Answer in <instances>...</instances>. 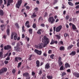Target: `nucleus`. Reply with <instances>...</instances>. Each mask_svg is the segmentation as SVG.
Segmentation results:
<instances>
[{
    "label": "nucleus",
    "instance_id": "nucleus-56",
    "mask_svg": "<svg viewBox=\"0 0 79 79\" xmlns=\"http://www.w3.org/2000/svg\"><path fill=\"white\" fill-rule=\"evenodd\" d=\"M8 55V53H6V54H5V55H4V58H5V57H6V56H7V55Z\"/></svg>",
    "mask_w": 79,
    "mask_h": 79
},
{
    "label": "nucleus",
    "instance_id": "nucleus-27",
    "mask_svg": "<svg viewBox=\"0 0 79 79\" xmlns=\"http://www.w3.org/2000/svg\"><path fill=\"white\" fill-rule=\"evenodd\" d=\"M2 52H0V58H3V55H2Z\"/></svg>",
    "mask_w": 79,
    "mask_h": 79
},
{
    "label": "nucleus",
    "instance_id": "nucleus-58",
    "mask_svg": "<svg viewBox=\"0 0 79 79\" xmlns=\"http://www.w3.org/2000/svg\"><path fill=\"white\" fill-rule=\"evenodd\" d=\"M75 8H76V9H78V8H79V5L76 6Z\"/></svg>",
    "mask_w": 79,
    "mask_h": 79
},
{
    "label": "nucleus",
    "instance_id": "nucleus-38",
    "mask_svg": "<svg viewBox=\"0 0 79 79\" xmlns=\"http://www.w3.org/2000/svg\"><path fill=\"white\" fill-rule=\"evenodd\" d=\"M63 69H64L63 68V66L62 65L60 67V71H61L62 70H63Z\"/></svg>",
    "mask_w": 79,
    "mask_h": 79
},
{
    "label": "nucleus",
    "instance_id": "nucleus-29",
    "mask_svg": "<svg viewBox=\"0 0 79 79\" xmlns=\"http://www.w3.org/2000/svg\"><path fill=\"white\" fill-rule=\"evenodd\" d=\"M18 57H16L15 58V62H18Z\"/></svg>",
    "mask_w": 79,
    "mask_h": 79
},
{
    "label": "nucleus",
    "instance_id": "nucleus-6",
    "mask_svg": "<svg viewBox=\"0 0 79 79\" xmlns=\"http://www.w3.org/2000/svg\"><path fill=\"white\" fill-rule=\"evenodd\" d=\"M15 50H16L17 52H20L21 51V48L19 47V46L17 44L16 46L14 47Z\"/></svg>",
    "mask_w": 79,
    "mask_h": 79
},
{
    "label": "nucleus",
    "instance_id": "nucleus-23",
    "mask_svg": "<svg viewBox=\"0 0 79 79\" xmlns=\"http://www.w3.org/2000/svg\"><path fill=\"white\" fill-rule=\"evenodd\" d=\"M68 3L69 5H70V6H73L74 5L71 2H68Z\"/></svg>",
    "mask_w": 79,
    "mask_h": 79
},
{
    "label": "nucleus",
    "instance_id": "nucleus-32",
    "mask_svg": "<svg viewBox=\"0 0 79 79\" xmlns=\"http://www.w3.org/2000/svg\"><path fill=\"white\" fill-rule=\"evenodd\" d=\"M64 35L65 37H66L67 36H69V35H68L67 33H65L64 34Z\"/></svg>",
    "mask_w": 79,
    "mask_h": 79
},
{
    "label": "nucleus",
    "instance_id": "nucleus-11",
    "mask_svg": "<svg viewBox=\"0 0 79 79\" xmlns=\"http://www.w3.org/2000/svg\"><path fill=\"white\" fill-rule=\"evenodd\" d=\"M34 52L36 53L38 55H40L42 54V51H39L36 49H35L34 50Z\"/></svg>",
    "mask_w": 79,
    "mask_h": 79
},
{
    "label": "nucleus",
    "instance_id": "nucleus-5",
    "mask_svg": "<svg viewBox=\"0 0 79 79\" xmlns=\"http://www.w3.org/2000/svg\"><path fill=\"white\" fill-rule=\"evenodd\" d=\"M23 77H26L27 79H30L31 78V77H30L29 74V73L27 72H26L23 73Z\"/></svg>",
    "mask_w": 79,
    "mask_h": 79
},
{
    "label": "nucleus",
    "instance_id": "nucleus-33",
    "mask_svg": "<svg viewBox=\"0 0 79 79\" xmlns=\"http://www.w3.org/2000/svg\"><path fill=\"white\" fill-rule=\"evenodd\" d=\"M60 50H64V47L63 46H61L60 47Z\"/></svg>",
    "mask_w": 79,
    "mask_h": 79
},
{
    "label": "nucleus",
    "instance_id": "nucleus-16",
    "mask_svg": "<svg viewBox=\"0 0 79 79\" xmlns=\"http://www.w3.org/2000/svg\"><path fill=\"white\" fill-rule=\"evenodd\" d=\"M65 66L66 68H70V65H69V64L68 63H66L65 64Z\"/></svg>",
    "mask_w": 79,
    "mask_h": 79
},
{
    "label": "nucleus",
    "instance_id": "nucleus-18",
    "mask_svg": "<svg viewBox=\"0 0 79 79\" xmlns=\"http://www.w3.org/2000/svg\"><path fill=\"white\" fill-rule=\"evenodd\" d=\"M32 54L29 56V58L28 59L29 61L32 60Z\"/></svg>",
    "mask_w": 79,
    "mask_h": 79
},
{
    "label": "nucleus",
    "instance_id": "nucleus-40",
    "mask_svg": "<svg viewBox=\"0 0 79 79\" xmlns=\"http://www.w3.org/2000/svg\"><path fill=\"white\" fill-rule=\"evenodd\" d=\"M77 21V19H76V18L73 19V22H75V21Z\"/></svg>",
    "mask_w": 79,
    "mask_h": 79
},
{
    "label": "nucleus",
    "instance_id": "nucleus-60",
    "mask_svg": "<svg viewBox=\"0 0 79 79\" xmlns=\"http://www.w3.org/2000/svg\"><path fill=\"white\" fill-rule=\"evenodd\" d=\"M18 59L19 61H21V60H22V58L21 57H19L18 58Z\"/></svg>",
    "mask_w": 79,
    "mask_h": 79
},
{
    "label": "nucleus",
    "instance_id": "nucleus-30",
    "mask_svg": "<svg viewBox=\"0 0 79 79\" xmlns=\"http://www.w3.org/2000/svg\"><path fill=\"white\" fill-rule=\"evenodd\" d=\"M29 31L30 34H32V29H30L29 30Z\"/></svg>",
    "mask_w": 79,
    "mask_h": 79
},
{
    "label": "nucleus",
    "instance_id": "nucleus-55",
    "mask_svg": "<svg viewBox=\"0 0 79 79\" xmlns=\"http://www.w3.org/2000/svg\"><path fill=\"white\" fill-rule=\"evenodd\" d=\"M4 63H5L6 64H8V61H7L6 60L4 61Z\"/></svg>",
    "mask_w": 79,
    "mask_h": 79
},
{
    "label": "nucleus",
    "instance_id": "nucleus-9",
    "mask_svg": "<svg viewBox=\"0 0 79 79\" xmlns=\"http://www.w3.org/2000/svg\"><path fill=\"white\" fill-rule=\"evenodd\" d=\"M13 0H7V6L8 7V6H10V4L13 3Z\"/></svg>",
    "mask_w": 79,
    "mask_h": 79
},
{
    "label": "nucleus",
    "instance_id": "nucleus-20",
    "mask_svg": "<svg viewBox=\"0 0 79 79\" xmlns=\"http://www.w3.org/2000/svg\"><path fill=\"white\" fill-rule=\"evenodd\" d=\"M0 14L1 16H3V10H0Z\"/></svg>",
    "mask_w": 79,
    "mask_h": 79
},
{
    "label": "nucleus",
    "instance_id": "nucleus-44",
    "mask_svg": "<svg viewBox=\"0 0 79 79\" xmlns=\"http://www.w3.org/2000/svg\"><path fill=\"white\" fill-rule=\"evenodd\" d=\"M22 30H23V32H25V30H24V26H23L22 27Z\"/></svg>",
    "mask_w": 79,
    "mask_h": 79
},
{
    "label": "nucleus",
    "instance_id": "nucleus-36",
    "mask_svg": "<svg viewBox=\"0 0 79 79\" xmlns=\"http://www.w3.org/2000/svg\"><path fill=\"white\" fill-rule=\"evenodd\" d=\"M41 20V21H42L43 20V19L42 18V17H40L39 19V21L40 22V20Z\"/></svg>",
    "mask_w": 79,
    "mask_h": 79
},
{
    "label": "nucleus",
    "instance_id": "nucleus-50",
    "mask_svg": "<svg viewBox=\"0 0 79 79\" xmlns=\"http://www.w3.org/2000/svg\"><path fill=\"white\" fill-rule=\"evenodd\" d=\"M61 58L60 57L59 58V62H61Z\"/></svg>",
    "mask_w": 79,
    "mask_h": 79
},
{
    "label": "nucleus",
    "instance_id": "nucleus-2",
    "mask_svg": "<svg viewBox=\"0 0 79 79\" xmlns=\"http://www.w3.org/2000/svg\"><path fill=\"white\" fill-rule=\"evenodd\" d=\"M13 37L14 40H17V39H18V34L15 32L12 33L11 36V39H13Z\"/></svg>",
    "mask_w": 79,
    "mask_h": 79
},
{
    "label": "nucleus",
    "instance_id": "nucleus-10",
    "mask_svg": "<svg viewBox=\"0 0 79 79\" xmlns=\"http://www.w3.org/2000/svg\"><path fill=\"white\" fill-rule=\"evenodd\" d=\"M47 45V44H45V43H41L40 44V45L39 46V47L40 48H42L43 47H45Z\"/></svg>",
    "mask_w": 79,
    "mask_h": 79
},
{
    "label": "nucleus",
    "instance_id": "nucleus-64",
    "mask_svg": "<svg viewBox=\"0 0 79 79\" xmlns=\"http://www.w3.org/2000/svg\"><path fill=\"white\" fill-rule=\"evenodd\" d=\"M78 4H79V2H77L75 3V5H78Z\"/></svg>",
    "mask_w": 79,
    "mask_h": 79
},
{
    "label": "nucleus",
    "instance_id": "nucleus-25",
    "mask_svg": "<svg viewBox=\"0 0 79 79\" xmlns=\"http://www.w3.org/2000/svg\"><path fill=\"white\" fill-rule=\"evenodd\" d=\"M55 56V55L52 54L50 55V57L51 59H54V57Z\"/></svg>",
    "mask_w": 79,
    "mask_h": 79
},
{
    "label": "nucleus",
    "instance_id": "nucleus-7",
    "mask_svg": "<svg viewBox=\"0 0 79 79\" xmlns=\"http://www.w3.org/2000/svg\"><path fill=\"white\" fill-rule=\"evenodd\" d=\"M21 3H22V0H19L18 3L16 4V7L18 8H19V6H20Z\"/></svg>",
    "mask_w": 79,
    "mask_h": 79
},
{
    "label": "nucleus",
    "instance_id": "nucleus-28",
    "mask_svg": "<svg viewBox=\"0 0 79 79\" xmlns=\"http://www.w3.org/2000/svg\"><path fill=\"white\" fill-rule=\"evenodd\" d=\"M42 69H40L39 71V75H41L42 74Z\"/></svg>",
    "mask_w": 79,
    "mask_h": 79
},
{
    "label": "nucleus",
    "instance_id": "nucleus-57",
    "mask_svg": "<svg viewBox=\"0 0 79 79\" xmlns=\"http://www.w3.org/2000/svg\"><path fill=\"white\" fill-rule=\"evenodd\" d=\"M26 39H27V42H29V38L28 37H26Z\"/></svg>",
    "mask_w": 79,
    "mask_h": 79
},
{
    "label": "nucleus",
    "instance_id": "nucleus-17",
    "mask_svg": "<svg viewBox=\"0 0 79 79\" xmlns=\"http://www.w3.org/2000/svg\"><path fill=\"white\" fill-rule=\"evenodd\" d=\"M36 64H37V67H39V66H40V62H39V61L37 60L36 61Z\"/></svg>",
    "mask_w": 79,
    "mask_h": 79
},
{
    "label": "nucleus",
    "instance_id": "nucleus-21",
    "mask_svg": "<svg viewBox=\"0 0 79 79\" xmlns=\"http://www.w3.org/2000/svg\"><path fill=\"white\" fill-rule=\"evenodd\" d=\"M42 31V29H40L38 30V31L37 32V34H41V32Z\"/></svg>",
    "mask_w": 79,
    "mask_h": 79
},
{
    "label": "nucleus",
    "instance_id": "nucleus-53",
    "mask_svg": "<svg viewBox=\"0 0 79 79\" xmlns=\"http://www.w3.org/2000/svg\"><path fill=\"white\" fill-rule=\"evenodd\" d=\"M10 57H7V58L6 59V60H10Z\"/></svg>",
    "mask_w": 79,
    "mask_h": 79
},
{
    "label": "nucleus",
    "instance_id": "nucleus-39",
    "mask_svg": "<svg viewBox=\"0 0 79 79\" xmlns=\"http://www.w3.org/2000/svg\"><path fill=\"white\" fill-rule=\"evenodd\" d=\"M56 37L57 39H60V37L58 35H56Z\"/></svg>",
    "mask_w": 79,
    "mask_h": 79
},
{
    "label": "nucleus",
    "instance_id": "nucleus-51",
    "mask_svg": "<svg viewBox=\"0 0 79 79\" xmlns=\"http://www.w3.org/2000/svg\"><path fill=\"white\" fill-rule=\"evenodd\" d=\"M66 74V73L65 72H64L62 73V76H65Z\"/></svg>",
    "mask_w": 79,
    "mask_h": 79
},
{
    "label": "nucleus",
    "instance_id": "nucleus-4",
    "mask_svg": "<svg viewBox=\"0 0 79 79\" xmlns=\"http://www.w3.org/2000/svg\"><path fill=\"white\" fill-rule=\"evenodd\" d=\"M7 71V69L6 68H2L0 70V75H2V74H4L5 72Z\"/></svg>",
    "mask_w": 79,
    "mask_h": 79
},
{
    "label": "nucleus",
    "instance_id": "nucleus-13",
    "mask_svg": "<svg viewBox=\"0 0 79 79\" xmlns=\"http://www.w3.org/2000/svg\"><path fill=\"white\" fill-rule=\"evenodd\" d=\"M50 68V64L48 63H47L45 65V69H48V68Z\"/></svg>",
    "mask_w": 79,
    "mask_h": 79
},
{
    "label": "nucleus",
    "instance_id": "nucleus-8",
    "mask_svg": "<svg viewBox=\"0 0 79 79\" xmlns=\"http://www.w3.org/2000/svg\"><path fill=\"white\" fill-rule=\"evenodd\" d=\"M62 29V26L60 25L56 28V31L57 32H60V31Z\"/></svg>",
    "mask_w": 79,
    "mask_h": 79
},
{
    "label": "nucleus",
    "instance_id": "nucleus-45",
    "mask_svg": "<svg viewBox=\"0 0 79 79\" xmlns=\"http://www.w3.org/2000/svg\"><path fill=\"white\" fill-rule=\"evenodd\" d=\"M25 8H26V9H27V10H29V9H30V7L29 6H25Z\"/></svg>",
    "mask_w": 79,
    "mask_h": 79
},
{
    "label": "nucleus",
    "instance_id": "nucleus-1",
    "mask_svg": "<svg viewBox=\"0 0 79 79\" xmlns=\"http://www.w3.org/2000/svg\"><path fill=\"white\" fill-rule=\"evenodd\" d=\"M43 43H44L45 44H46L47 45V44H49V42H50V40H49V39H48V38L47 37V36H44L43 37Z\"/></svg>",
    "mask_w": 79,
    "mask_h": 79
},
{
    "label": "nucleus",
    "instance_id": "nucleus-52",
    "mask_svg": "<svg viewBox=\"0 0 79 79\" xmlns=\"http://www.w3.org/2000/svg\"><path fill=\"white\" fill-rule=\"evenodd\" d=\"M34 10L36 11H38V8L36 7L34 9Z\"/></svg>",
    "mask_w": 79,
    "mask_h": 79
},
{
    "label": "nucleus",
    "instance_id": "nucleus-12",
    "mask_svg": "<svg viewBox=\"0 0 79 79\" xmlns=\"http://www.w3.org/2000/svg\"><path fill=\"white\" fill-rule=\"evenodd\" d=\"M11 48V47L10 45H7L4 47V50H8L10 49Z\"/></svg>",
    "mask_w": 79,
    "mask_h": 79
},
{
    "label": "nucleus",
    "instance_id": "nucleus-35",
    "mask_svg": "<svg viewBox=\"0 0 79 79\" xmlns=\"http://www.w3.org/2000/svg\"><path fill=\"white\" fill-rule=\"evenodd\" d=\"M22 64V62H20L18 64V65L17 66L18 68H19L20 67V66L21 65V64Z\"/></svg>",
    "mask_w": 79,
    "mask_h": 79
},
{
    "label": "nucleus",
    "instance_id": "nucleus-19",
    "mask_svg": "<svg viewBox=\"0 0 79 79\" xmlns=\"http://www.w3.org/2000/svg\"><path fill=\"white\" fill-rule=\"evenodd\" d=\"M74 46V45H70L68 46V47L67 48V50H70L72 47H73Z\"/></svg>",
    "mask_w": 79,
    "mask_h": 79
},
{
    "label": "nucleus",
    "instance_id": "nucleus-47",
    "mask_svg": "<svg viewBox=\"0 0 79 79\" xmlns=\"http://www.w3.org/2000/svg\"><path fill=\"white\" fill-rule=\"evenodd\" d=\"M77 41L78 42L77 44V47H79V39Z\"/></svg>",
    "mask_w": 79,
    "mask_h": 79
},
{
    "label": "nucleus",
    "instance_id": "nucleus-62",
    "mask_svg": "<svg viewBox=\"0 0 79 79\" xmlns=\"http://www.w3.org/2000/svg\"><path fill=\"white\" fill-rule=\"evenodd\" d=\"M41 26H42V27H45V24H42L41 25H40Z\"/></svg>",
    "mask_w": 79,
    "mask_h": 79
},
{
    "label": "nucleus",
    "instance_id": "nucleus-46",
    "mask_svg": "<svg viewBox=\"0 0 79 79\" xmlns=\"http://www.w3.org/2000/svg\"><path fill=\"white\" fill-rule=\"evenodd\" d=\"M32 16H33V17H34V18L36 17V15H35V13H33L32 15Z\"/></svg>",
    "mask_w": 79,
    "mask_h": 79
},
{
    "label": "nucleus",
    "instance_id": "nucleus-61",
    "mask_svg": "<svg viewBox=\"0 0 79 79\" xmlns=\"http://www.w3.org/2000/svg\"><path fill=\"white\" fill-rule=\"evenodd\" d=\"M36 3L38 5H39V4H40V2H39V1L38 0L36 1Z\"/></svg>",
    "mask_w": 79,
    "mask_h": 79
},
{
    "label": "nucleus",
    "instance_id": "nucleus-3",
    "mask_svg": "<svg viewBox=\"0 0 79 79\" xmlns=\"http://www.w3.org/2000/svg\"><path fill=\"white\" fill-rule=\"evenodd\" d=\"M55 20L53 18V17H50L48 19V21L49 23H50L51 24H53L55 23Z\"/></svg>",
    "mask_w": 79,
    "mask_h": 79
},
{
    "label": "nucleus",
    "instance_id": "nucleus-24",
    "mask_svg": "<svg viewBox=\"0 0 79 79\" xmlns=\"http://www.w3.org/2000/svg\"><path fill=\"white\" fill-rule=\"evenodd\" d=\"M72 28L73 30H75L76 29V26L74 24L72 25Z\"/></svg>",
    "mask_w": 79,
    "mask_h": 79
},
{
    "label": "nucleus",
    "instance_id": "nucleus-63",
    "mask_svg": "<svg viewBox=\"0 0 79 79\" xmlns=\"http://www.w3.org/2000/svg\"><path fill=\"white\" fill-rule=\"evenodd\" d=\"M3 38L4 39H6V35H4L3 37Z\"/></svg>",
    "mask_w": 79,
    "mask_h": 79
},
{
    "label": "nucleus",
    "instance_id": "nucleus-15",
    "mask_svg": "<svg viewBox=\"0 0 79 79\" xmlns=\"http://www.w3.org/2000/svg\"><path fill=\"white\" fill-rule=\"evenodd\" d=\"M69 55L71 56H74L76 55V51H72L71 53L69 54Z\"/></svg>",
    "mask_w": 79,
    "mask_h": 79
},
{
    "label": "nucleus",
    "instance_id": "nucleus-59",
    "mask_svg": "<svg viewBox=\"0 0 79 79\" xmlns=\"http://www.w3.org/2000/svg\"><path fill=\"white\" fill-rule=\"evenodd\" d=\"M3 2V0H0V5H2V4Z\"/></svg>",
    "mask_w": 79,
    "mask_h": 79
},
{
    "label": "nucleus",
    "instance_id": "nucleus-42",
    "mask_svg": "<svg viewBox=\"0 0 79 79\" xmlns=\"http://www.w3.org/2000/svg\"><path fill=\"white\" fill-rule=\"evenodd\" d=\"M15 26L17 27V28H19V25L18 24V23H15Z\"/></svg>",
    "mask_w": 79,
    "mask_h": 79
},
{
    "label": "nucleus",
    "instance_id": "nucleus-43",
    "mask_svg": "<svg viewBox=\"0 0 79 79\" xmlns=\"http://www.w3.org/2000/svg\"><path fill=\"white\" fill-rule=\"evenodd\" d=\"M35 72H34V71H32V76H35Z\"/></svg>",
    "mask_w": 79,
    "mask_h": 79
},
{
    "label": "nucleus",
    "instance_id": "nucleus-31",
    "mask_svg": "<svg viewBox=\"0 0 79 79\" xmlns=\"http://www.w3.org/2000/svg\"><path fill=\"white\" fill-rule=\"evenodd\" d=\"M47 77L48 79H52V76L49 75L48 76H47Z\"/></svg>",
    "mask_w": 79,
    "mask_h": 79
},
{
    "label": "nucleus",
    "instance_id": "nucleus-49",
    "mask_svg": "<svg viewBox=\"0 0 79 79\" xmlns=\"http://www.w3.org/2000/svg\"><path fill=\"white\" fill-rule=\"evenodd\" d=\"M33 27L34 28H35V27H36V25L35 24V23H34L33 25Z\"/></svg>",
    "mask_w": 79,
    "mask_h": 79
},
{
    "label": "nucleus",
    "instance_id": "nucleus-14",
    "mask_svg": "<svg viewBox=\"0 0 79 79\" xmlns=\"http://www.w3.org/2000/svg\"><path fill=\"white\" fill-rule=\"evenodd\" d=\"M73 75H74L75 77H79V74L78 73H73Z\"/></svg>",
    "mask_w": 79,
    "mask_h": 79
},
{
    "label": "nucleus",
    "instance_id": "nucleus-26",
    "mask_svg": "<svg viewBox=\"0 0 79 79\" xmlns=\"http://www.w3.org/2000/svg\"><path fill=\"white\" fill-rule=\"evenodd\" d=\"M59 66L60 67L61 65H63V62H59Z\"/></svg>",
    "mask_w": 79,
    "mask_h": 79
},
{
    "label": "nucleus",
    "instance_id": "nucleus-41",
    "mask_svg": "<svg viewBox=\"0 0 79 79\" xmlns=\"http://www.w3.org/2000/svg\"><path fill=\"white\" fill-rule=\"evenodd\" d=\"M29 22L28 21H27L25 23V26H27V25H28V24H29Z\"/></svg>",
    "mask_w": 79,
    "mask_h": 79
},
{
    "label": "nucleus",
    "instance_id": "nucleus-54",
    "mask_svg": "<svg viewBox=\"0 0 79 79\" xmlns=\"http://www.w3.org/2000/svg\"><path fill=\"white\" fill-rule=\"evenodd\" d=\"M48 16V14L47 12H45V14L44 15V17H47Z\"/></svg>",
    "mask_w": 79,
    "mask_h": 79
},
{
    "label": "nucleus",
    "instance_id": "nucleus-48",
    "mask_svg": "<svg viewBox=\"0 0 79 79\" xmlns=\"http://www.w3.org/2000/svg\"><path fill=\"white\" fill-rule=\"evenodd\" d=\"M35 47L36 48H39V46L38 45H35Z\"/></svg>",
    "mask_w": 79,
    "mask_h": 79
},
{
    "label": "nucleus",
    "instance_id": "nucleus-22",
    "mask_svg": "<svg viewBox=\"0 0 79 79\" xmlns=\"http://www.w3.org/2000/svg\"><path fill=\"white\" fill-rule=\"evenodd\" d=\"M6 32L7 33V35H10V29L9 28H8Z\"/></svg>",
    "mask_w": 79,
    "mask_h": 79
},
{
    "label": "nucleus",
    "instance_id": "nucleus-37",
    "mask_svg": "<svg viewBox=\"0 0 79 79\" xmlns=\"http://www.w3.org/2000/svg\"><path fill=\"white\" fill-rule=\"evenodd\" d=\"M69 15H67L65 17V19L66 20H68V19H69Z\"/></svg>",
    "mask_w": 79,
    "mask_h": 79
},
{
    "label": "nucleus",
    "instance_id": "nucleus-34",
    "mask_svg": "<svg viewBox=\"0 0 79 79\" xmlns=\"http://www.w3.org/2000/svg\"><path fill=\"white\" fill-rule=\"evenodd\" d=\"M54 44V41L53 40H52L51 43H50L51 45H52Z\"/></svg>",
    "mask_w": 79,
    "mask_h": 79
}]
</instances>
